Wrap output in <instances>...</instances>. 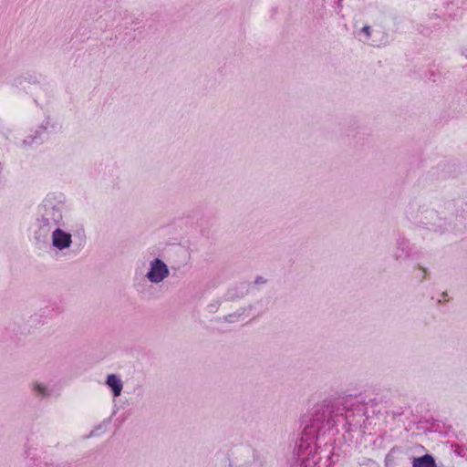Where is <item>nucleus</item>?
Here are the masks:
<instances>
[{"label": "nucleus", "mask_w": 467, "mask_h": 467, "mask_svg": "<svg viewBox=\"0 0 467 467\" xmlns=\"http://www.w3.org/2000/svg\"><path fill=\"white\" fill-rule=\"evenodd\" d=\"M169 274L166 265L159 259H155L151 265L148 278L153 283H159L163 280Z\"/></svg>", "instance_id": "nucleus-1"}, {"label": "nucleus", "mask_w": 467, "mask_h": 467, "mask_svg": "<svg viewBox=\"0 0 467 467\" xmlns=\"http://www.w3.org/2000/svg\"><path fill=\"white\" fill-rule=\"evenodd\" d=\"M53 244L58 249H64L70 245L71 235L60 229H56L52 235Z\"/></svg>", "instance_id": "nucleus-2"}, {"label": "nucleus", "mask_w": 467, "mask_h": 467, "mask_svg": "<svg viewBox=\"0 0 467 467\" xmlns=\"http://www.w3.org/2000/svg\"><path fill=\"white\" fill-rule=\"evenodd\" d=\"M325 413L322 414L317 413L316 418L310 421L309 424H306L305 427V435H314L317 431L320 428V422L325 420Z\"/></svg>", "instance_id": "nucleus-3"}, {"label": "nucleus", "mask_w": 467, "mask_h": 467, "mask_svg": "<svg viewBox=\"0 0 467 467\" xmlns=\"http://www.w3.org/2000/svg\"><path fill=\"white\" fill-rule=\"evenodd\" d=\"M412 467H435V462L431 455L425 454L421 457L414 458Z\"/></svg>", "instance_id": "nucleus-4"}, {"label": "nucleus", "mask_w": 467, "mask_h": 467, "mask_svg": "<svg viewBox=\"0 0 467 467\" xmlns=\"http://www.w3.org/2000/svg\"><path fill=\"white\" fill-rule=\"evenodd\" d=\"M107 384L113 390L114 396H119L122 390V382L116 375H109Z\"/></svg>", "instance_id": "nucleus-5"}, {"label": "nucleus", "mask_w": 467, "mask_h": 467, "mask_svg": "<svg viewBox=\"0 0 467 467\" xmlns=\"http://www.w3.org/2000/svg\"><path fill=\"white\" fill-rule=\"evenodd\" d=\"M35 389H37L40 394L45 395V388L41 385H36Z\"/></svg>", "instance_id": "nucleus-6"}, {"label": "nucleus", "mask_w": 467, "mask_h": 467, "mask_svg": "<svg viewBox=\"0 0 467 467\" xmlns=\"http://www.w3.org/2000/svg\"><path fill=\"white\" fill-rule=\"evenodd\" d=\"M362 31L368 36H370V27L368 26H366L362 28Z\"/></svg>", "instance_id": "nucleus-7"}, {"label": "nucleus", "mask_w": 467, "mask_h": 467, "mask_svg": "<svg viewBox=\"0 0 467 467\" xmlns=\"http://www.w3.org/2000/svg\"><path fill=\"white\" fill-rule=\"evenodd\" d=\"M303 442H304V439H302V441H301V444H299V449H302V448H303V446H304Z\"/></svg>", "instance_id": "nucleus-8"}, {"label": "nucleus", "mask_w": 467, "mask_h": 467, "mask_svg": "<svg viewBox=\"0 0 467 467\" xmlns=\"http://www.w3.org/2000/svg\"><path fill=\"white\" fill-rule=\"evenodd\" d=\"M260 282H262V279H259V278H258V279L256 280V283H260Z\"/></svg>", "instance_id": "nucleus-9"}]
</instances>
